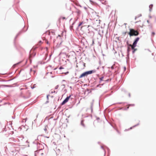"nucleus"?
Wrapping results in <instances>:
<instances>
[{
  "mask_svg": "<svg viewBox=\"0 0 156 156\" xmlns=\"http://www.w3.org/2000/svg\"><path fill=\"white\" fill-rule=\"evenodd\" d=\"M70 97V96L67 97L62 102L61 105H63L67 102Z\"/></svg>",
  "mask_w": 156,
  "mask_h": 156,
  "instance_id": "6",
  "label": "nucleus"
},
{
  "mask_svg": "<svg viewBox=\"0 0 156 156\" xmlns=\"http://www.w3.org/2000/svg\"><path fill=\"white\" fill-rule=\"evenodd\" d=\"M35 84L34 85V87H35Z\"/></svg>",
  "mask_w": 156,
  "mask_h": 156,
  "instance_id": "22",
  "label": "nucleus"
},
{
  "mask_svg": "<svg viewBox=\"0 0 156 156\" xmlns=\"http://www.w3.org/2000/svg\"><path fill=\"white\" fill-rule=\"evenodd\" d=\"M100 20H96L94 21L93 22V26L94 27H96L100 26Z\"/></svg>",
  "mask_w": 156,
  "mask_h": 156,
  "instance_id": "4",
  "label": "nucleus"
},
{
  "mask_svg": "<svg viewBox=\"0 0 156 156\" xmlns=\"http://www.w3.org/2000/svg\"><path fill=\"white\" fill-rule=\"evenodd\" d=\"M85 23V22H84L83 21L80 22L78 25V27H79L82 25H84L83 26H82V27H81L80 29V30L81 32V33L82 34L86 33V31L84 29V28L86 27L87 26V28L89 26V25H84Z\"/></svg>",
  "mask_w": 156,
  "mask_h": 156,
  "instance_id": "1",
  "label": "nucleus"
},
{
  "mask_svg": "<svg viewBox=\"0 0 156 156\" xmlns=\"http://www.w3.org/2000/svg\"><path fill=\"white\" fill-rule=\"evenodd\" d=\"M90 2H92L91 1V0H90Z\"/></svg>",
  "mask_w": 156,
  "mask_h": 156,
  "instance_id": "21",
  "label": "nucleus"
},
{
  "mask_svg": "<svg viewBox=\"0 0 156 156\" xmlns=\"http://www.w3.org/2000/svg\"><path fill=\"white\" fill-rule=\"evenodd\" d=\"M139 38L138 37H137L136 39H135V41H136V42L137 43V42L139 41Z\"/></svg>",
  "mask_w": 156,
  "mask_h": 156,
  "instance_id": "9",
  "label": "nucleus"
},
{
  "mask_svg": "<svg viewBox=\"0 0 156 156\" xmlns=\"http://www.w3.org/2000/svg\"><path fill=\"white\" fill-rule=\"evenodd\" d=\"M103 78V77H102L100 78V81H102Z\"/></svg>",
  "mask_w": 156,
  "mask_h": 156,
  "instance_id": "13",
  "label": "nucleus"
},
{
  "mask_svg": "<svg viewBox=\"0 0 156 156\" xmlns=\"http://www.w3.org/2000/svg\"><path fill=\"white\" fill-rule=\"evenodd\" d=\"M58 36H59V37H61V36H60V35H58Z\"/></svg>",
  "mask_w": 156,
  "mask_h": 156,
  "instance_id": "17",
  "label": "nucleus"
},
{
  "mask_svg": "<svg viewBox=\"0 0 156 156\" xmlns=\"http://www.w3.org/2000/svg\"><path fill=\"white\" fill-rule=\"evenodd\" d=\"M124 69H126V67H125V68H124Z\"/></svg>",
  "mask_w": 156,
  "mask_h": 156,
  "instance_id": "19",
  "label": "nucleus"
},
{
  "mask_svg": "<svg viewBox=\"0 0 156 156\" xmlns=\"http://www.w3.org/2000/svg\"><path fill=\"white\" fill-rule=\"evenodd\" d=\"M139 38L138 37H137L136 39H135V41H136V42L137 43V42L139 41Z\"/></svg>",
  "mask_w": 156,
  "mask_h": 156,
  "instance_id": "10",
  "label": "nucleus"
},
{
  "mask_svg": "<svg viewBox=\"0 0 156 156\" xmlns=\"http://www.w3.org/2000/svg\"><path fill=\"white\" fill-rule=\"evenodd\" d=\"M62 19L64 20V19H66V18H65V17H62V18H60V19Z\"/></svg>",
  "mask_w": 156,
  "mask_h": 156,
  "instance_id": "14",
  "label": "nucleus"
},
{
  "mask_svg": "<svg viewBox=\"0 0 156 156\" xmlns=\"http://www.w3.org/2000/svg\"><path fill=\"white\" fill-rule=\"evenodd\" d=\"M42 44V42L41 41H40L38 44V45L40 46Z\"/></svg>",
  "mask_w": 156,
  "mask_h": 156,
  "instance_id": "11",
  "label": "nucleus"
},
{
  "mask_svg": "<svg viewBox=\"0 0 156 156\" xmlns=\"http://www.w3.org/2000/svg\"><path fill=\"white\" fill-rule=\"evenodd\" d=\"M64 68L62 67H60L58 70L57 71L58 73L60 74H62L63 73H66L63 70H62V69H64Z\"/></svg>",
  "mask_w": 156,
  "mask_h": 156,
  "instance_id": "5",
  "label": "nucleus"
},
{
  "mask_svg": "<svg viewBox=\"0 0 156 156\" xmlns=\"http://www.w3.org/2000/svg\"><path fill=\"white\" fill-rule=\"evenodd\" d=\"M129 45L131 47V48H132V49H134V48H135V47H136V46H135V45H134V46H133V45H132L131 44H129Z\"/></svg>",
  "mask_w": 156,
  "mask_h": 156,
  "instance_id": "8",
  "label": "nucleus"
},
{
  "mask_svg": "<svg viewBox=\"0 0 156 156\" xmlns=\"http://www.w3.org/2000/svg\"><path fill=\"white\" fill-rule=\"evenodd\" d=\"M87 20V22H88V20H87H87Z\"/></svg>",
  "mask_w": 156,
  "mask_h": 156,
  "instance_id": "18",
  "label": "nucleus"
},
{
  "mask_svg": "<svg viewBox=\"0 0 156 156\" xmlns=\"http://www.w3.org/2000/svg\"><path fill=\"white\" fill-rule=\"evenodd\" d=\"M35 84L34 85V87H35Z\"/></svg>",
  "mask_w": 156,
  "mask_h": 156,
  "instance_id": "23",
  "label": "nucleus"
},
{
  "mask_svg": "<svg viewBox=\"0 0 156 156\" xmlns=\"http://www.w3.org/2000/svg\"><path fill=\"white\" fill-rule=\"evenodd\" d=\"M95 72V71L94 70H91L87 72H86L83 73L82 74L79 76V78H82L83 77H84L85 76H87L88 74H92V73Z\"/></svg>",
  "mask_w": 156,
  "mask_h": 156,
  "instance_id": "3",
  "label": "nucleus"
},
{
  "mask_svg": "<svg viewBox=\"0 0 156 156\" xmlns=\"http://www.w3.org/2000/svg\"><path fill=\"white\" fill-rule=\"evenodd\" d=\"M128 34L130 36H136L139 34V32L137 30H135L133 29H130V31Z\"/></svg>",
  "mask_w": 156,
  "mask_h": 156,
  "instance_id": "2",
  "label": "nucleus"
},
{
  "mask_svg": "<svg viewBox=\"0 0 156 156\" xmlns=\"http://www.w3.org/2000/svg\"><path fill=\"white\" fill-rule=\"evenodd\" d=\"M137 43L134 41V42L133 44V46L135 45V46H136Z\"/></svg>",
  "mask_w": 156,
  "mask_h": 156,
  "instance_id": "12",
  "label": "nucleus"
},
{
  "mask_svg": "<svg viewBox=\"0 0 156 156\" xmlns=\"http://www.w3.org/2000/svg\"><path fill=\"white\" fill-rule=\"evenodd\" d=\"M80 63L81 65H83V66L81 68V69H84L85 67L86 66V65H86V64L85 63H84L83 62H80Z\"/></svg>",
  "mask_w": 156,
  "mask_h": 156,
  "instance_id": "7",
  "label": "nucleus"
},
{
  "mask_svg": "<svg viewBox=\"0 0 156 156\" xmlns=\"http://www.w3.org/2000/svg\"><path fill=\"white\" fill-rule=\"evenodd\" d=\"M47 44H48V41H47Z\"/></svg>",
  "mask_w": 156,
  "mask_h": 156,
  "instance_id": "16",
  "label": "nucleus"
},
{
  "mask_svg": "<svg viewBox=\"0 0 156 156\" xmlns=\"http://www.w3.org/2000/svg\"><path fill=\"white\" fill-rule=\"evenodd\" d=\"M129 108V106L128 107H127V108Z\"/></svg>",
  "mask_w": 156,
  "mask_h": 156,
  "instance_id": "20",
  "label": "nucleus"
},
{
  "mask_svg": "<svg viewBox=\"0 0 156 156\" xmlns=\"http://www.w3.org/2000/svg\"><path fill=\"white\" fill-rule=\"evenodd\" d=\"M58 86H57L56 87H55V89H57V88H58Z\"/></svg>",
  "mask_w": 156,
  "mask_h": 156,
  "instance_id": "15",
  "label": "nucleus"
}]
</instances>
